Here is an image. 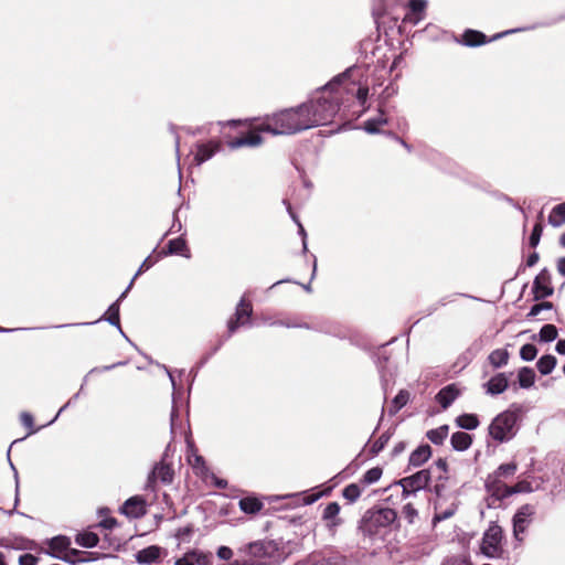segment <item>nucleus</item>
I'll return each instance as SVG.
<instances>
[{"mask_svg": "<svg viewBox=\"0 0 565 565\" xmlns=\"http://www.w3.org/2000/svg\"><path fill=\"white\" fill-rule=\"evenodd\" d=\"M167 456L166 451L162 460L153 467L152 471L148 476L147 488L152 489L158 480L167 484L173 481L174 471L172 466L166 461Z\"/></svg>", "mask_w": 565, "mask_h": 565, "instance_id": "obj_7", "label": "nucleus"}, {"mask_svg": "<svg viewBox=\"0 0 565 565\" xmlns=\"http://www.w3.org/2000/svg\"><path fill=\"white\" fill-rule=\"evenodd\" d=\"M548 223L554 227L565 224V202L559 203L552 209L548 215Z\"/></svg>", "mask_w": 565, "mask_h": 565, "instance_id": "obj_25", "label": "nucleus"}, {"mask_svg": "<svg viewBox=\"0 0 565 565\" xmlns=\"http://www.w3.org/2000/svg\"><path fill=\"white\" fill-rule=\"evenodd\" d=\"M239 508L245 513L253 514L262 510L263 503L256 498L247 497L239 500Z\"/></svg>", "mask_w": 565, "mask_h": 565, "instance_id": "obj_29", "label": "nucleus"}, {"mask_svg": "<svg viewBox=\"0 0 565 565\" xmlns=\"http://www.w3.org/2000/svg\"><path fill=\"white\" fill-rule=\"evenodd\" d=\"M117 524V521L114 518H107L100 521L99 525L111 530Z\"/></svg>", "mask_w": 565, "mask_h": 565, "instance_id": "obj_54", "label": "nucleus"}, {"mask_svg": "<svg viewBox=\"0 0 565 565\" xmlns=\"http://www.w3.org/2000/svg\"><path fill=\"white\" fill-rule=\"evenodd\" d=\"M509 32L510 31L503 32V33H498V34L493 35L492 38H488L481 31L473 30V29H467L463 31V33L461 34V39L458 42L461 43L462 45H466L469 47H475V46H480V45L487 44L497 39H500L504 34H508Z\"/></svg>", "mask_w": 565, "mask_h": 565, "instance_id": "obj_10", "label": "nucleus"}, {"mask_svg": "<svg viewBox=\"0 0 565 565\" xmlns=\"http://www.w3.org/2000/svg\"><path fill=\"white\" fill-rule=\"evenodd\" d=\"M177 411L173 408L171 412V434H175V419H177Z\"/></svg>", "mask_w": 565, "mask_h": 565, "instance_id": "obj_58", "label": "nucleus"}, {"mask_svg": "<svg viewBox=\"0 0 565 565\" xmlns=\"http://www.w3.org/2000/svg\"><path fill=\"white\" fill-rule=\"evenodd\" d=\"M402 513L409 523H413L418 515L417 510L411 503L403 507Z\"/></svg>", "mask_w": 565, "mask_h": 565, "instance_id": "obj_46", "label": "nucleus"}, {"mask_svg": "<svg viewBox=\"0 0 565 565\" xmlns=\"http://www.w3.org/2000/svg\"><path fill=\"white\" fill-rule=\"evenodd\" d=\"M557 269H558L559 274H562L563 276H565V257H563V258H561V259L558 260Z\"/></svg>", "mask_w": 565, "mask_h": 565, "instance_id": "obj_60", "label": "nucleus"}, {"mask_svg": "<svg viewBox=\"0 0 565 565\" xmlns=\"http://www.w3.org/2000/svg\"><path fill=\"white\" fill-rule=\"evenodd\" d=\"M488 360L493 367H502L509 361V352L505 349H497L489 354Z\"/></svg>", "mask_w": 565, "mask_h": 565, "instance_id": "obj_27", "label": "nucleus"}, {"mask_svg": "<svg viewBox=\"0 0 565 565\" xmlns=\"http://www.w3.org/2000/svg\"><path fill=\"white\" fill-rule=\"evenodd\" d=\"M387 124V119L383 117V113L379 118L375 119H369L364 122V128L370 134H376L379 132V127L381 125Z\"/></svg>", "mask_w": 565, "mask_h": 565, "instance_id": "obj_39", "label": "nucleus"}, {"mask_svg": "<svg viewBox=\"0 0 565 565\" xmlns=\"http://www.w3.org/2000/svg\"><path fill=\"white\" fill-rule=\"evenodd\" d=\"M221 565H246V561H245V562H239V561H228L227 563H225V564H221Z\"/></svg>", "mask_w": 565, "mask_h": 565, "instance_id": "obj_63", "label": "nucleus"}, {"mask_svg": "<svg viewBox=\"0 0 565 565\" xmlns=\"http://www.w3.org/2000/svg\"><path fill=\"white\" fill-rule=\"evenodd\" d=\"M437 467L443 470V471H446V468H447V462L444 460V459H439L437 462H436Z\"/></svg>", "mask_w": 565, "mask_h": 565, "instance_id": "obj_62", "label": "nucleus"}, {"mask_svg": "<svg viewBox=\"0 0 565 565\" xmlns=\"http://www.w3.org/2000/svg\"><path fill=\"white\" fill-rule=\"evenodd\" d=\"M396 520V512L390 508H382L372 512L370 521L376 526H388Z\"/></svg>", "mask_w": 565, "mask_h": 565, "instance_id": "obj_17", "label": "nucleus"}, {"mask_svg": "<svg viewBox=\"0 0 565 565\" xmlns=\"http://www.w3.org/2000/svg\"><path fill=\"white\" fill-rule=\"evenodd\" d=\"M191 554H193L194 564L199 565H207L211 559V553H204L202 551H191Z\"/></svg>", "mask_w": 565, "mask_h": 565, "instance_id": "obj_45", "label": "nucleus"}, {"mask_svg": "<svg viewBox=\"0 0 565 565\" xmlns=\"http://www.w3.org/2000/svg\"><path fill=\"white\" fill-rule=\"evenodd\" d=\"M342 495L350 503H353L360 498L361 489L356 483H351L343 489Z\"/></svg>", "mask_w": 565, "mask_h": 565, "instance_id": "obj_36", "label": "nucleus"}, {"mask_svg": "<svg viewBox=\"0 0 565 565\" xmlns=\"http://www.w3.org/2000/svg\"><path fill=\"white\" fill-rule=\"evenodd\" d=\"M542 232H543V225H542V222L540 221L534 225L533 231L530 235V239H529L530 247H536V245L540 242Z\"/></svg>", "mask_w": 565, "mask_h": 565, "instance_id": "obj_43", "label": "nucleus"}, {"mask_svg": "<svg viewBox=\"0 0 565 565\" xmlns=\"http://www.w3.org/2000/svg\"><path fill=\"white\" fill-rule=\"evenodd\" d=\"M188 241L185 239L184 235H181L177 238L170 239L166 247L169 248H180V247H186Z\"/></svg>", "mask_w": 565, "mask_h": 565, "instance_id": "obj_49", "label": "nucleus"}, {"mask_svg": "<svg viewBox=\"0 0 565 565\" xmlns=\"http://www.w3.org/2000/svg\"><path fill=\"white\" fill-rule=\"evenodd\" d=\"M539 262V254L532 253L526 259V266L532 267Z\"/></svg>", "mask_w": 565, "mask_h": 565, "instance_id": "obj_57", "label": "nucleus"}, {"mask_svg": "<svg viewBox=\"0 0 565 565\" xmlns=\"http://www.w3.org/2000/svg\"><path fill=\"white\" fill-rule=\"evenodd\" d=\"M509 386V380L505 373H498L483 384L486 393L489 395H499Z\"/></svg>", "mask_w": 565, "mask_h": 565, "instance_id": "obj_15", "label": "nucleus"}, {"mask_svg": "<svg viewBox=\"0 0 565 565\" xmlns=\"http://www.w3.org/2000/svg\"><path fill=\"white\" fill-rule=\"evenodd\" d=\"M222 143L218 140H210L205 143H198L194 153V162L200 166L211 159L216 152L221 150Z\"/></svg>", "mask_w": 565, "mask_h": 565, "instance_id": "obj_13", "label": "nucleus"}, {"mask_svg": "<svg viewBox=\"0 0 565 565\" xmlns=\"http://www.w3.org/2000/svg\"><path fill=\"white\" fill-rule=\"evenodd\" d=\"M216 555L220 559L228 562L232 559L234 552L228 546H220L216 551Z\"/></svg>", "mask_w": 565, "mask_h": 565, "instance_id": "obj_47", "label": "nucleus"}, {"mask_svg": "<svg viewBox=\"0 0 565 565\" xmlns=\"http://www.w3.org/2000/svg\"><path fill=\"white\" fill-rule=\"evenodd\" d=\"M535 298H545L553 294V288L548 286L547 271L542 270L534 280L533 286Z\"/></svg>", "mask_w": 565, "mask_h": 565, "instance_id": "obj_20", "label": "nucleus"}, {"mask_svg": "<svg viewBox=\"0 0 565 565\" xmlns=\"http://www.w3.org/2000/svg\"><path fill=\"white\" fill-rule=\"evenodd\" d=\"M295 565H321L316 557H309L297 562Z\"/></svg>", "mask_w": 565, "mask_h": 565, "instance_id": "obj_56", "label": "nucleus"}, {"mask_svg": "<svg viewBox=\"0 0 565 565\" xmlns=\"http://www.w3.org/2000/svg\"><path fill=\"white\" fill-rule=\"evenodd\" d=\"M448 430H449L448 426L443 425V426H439L438 428L428 430L426 436L433 444L441 445L448 436Z\"/></svg>", "mask_w": 565, "mask_h": 565, "instance_id": "obj_33", "label": "nucleus"}, {"mask_svg": "<svg viewBox=\"0 0 565 565\" xmlns=\"http://www.w3.org/2000/svg\"><path fill=\"white\" fill-rule=\"evenodd\" d=\"M516 469H518L516 463L509 462V463L500 465L497 468V470L492 473L499 478H509V477H512L516 472Z\"/></svg>", "mask_w": 565, "mask_h": 565, "instance_id": "obj_37", "label": "nucleus"}, {"mask_svg": "<svg viewBox=\"0 0 565 565\" xmlns=\"http://www.w3.org/2000/svg\"><path fill=\"white\" fill-rule=\"evenodd\" d=\"M431 456V449L429 445H422L417 447L409 456V465L419 467L426 462Z\"/></svg>", "mask_w": 565, "mask_h": 565, "instance_id": "obj_23", "label": "nucleus"}, {"mask_svg": "<svg viewBox=\"0 0 565 565\" xmlns=\"http://www.w3.org/2000/svg\"><path fill=\"white\" fill-rule=\"evenodd\" d=\"M248 551L250 556L260 558L269 565H279L290 555V551H288L285 545L276 541L250 543Z\"/></svg>", "mask_w": 565, "mask_h": 565, "instance_id": "obj_4", "label": "nucleus"}, {"mask_svg": "<svg viewBox=\"0 0 565 565\" xmlns=\"http://www.w3.org/2000/svg\"><path fill=\"white\" fill-rule=\"evenodd\" d=\"M189 451H188V461L192 467H199L204 463V460L201 456L193 454V445L188 440Z\"/></svg>", "mask_w": 565, "mask_h": 565, "instance_id": "obj_44", "label": "nucleus"}, {"mask_svg": "<svg viewBox=\"0 0 565 565\" xmlns=\"http://www.w3.org/2000/svg\"><path fill=\"white\" fill-rule=\"evenodd\" d=\"M457 510L458 501L456 498H452L449 501L445 498H439L435 504L433 523L436 524L451 518L457 512Z\"/></svg>", "mask_w": 565, "mask_h": 565, "instance_id": "obj_12", "label": "nucleus"}, {"mask_svg": "<svg viewBox=\"0 0 565 565\" xmlns=\"http://www.w3.org/2000/svg\"><path fill=\"white\" fill-rule=\"evenodd\" d=\"M553 305L551 302H542V303H536L534 305L530 312H529V317H536L541 311L543 310H550L552 309Z\"/></svg>", "mask_w": 565, "mask_h": 565, "instance_id": "obj_48", "label": "nucleus"}, {"mask_svg": "<svg viewBox=\"0 0 565 565\" xmlns=\"http://www.w3.org/2000/svg\"><path fill=\"white\" fill-rule=\"evenodd\" d=\"M21 420H22V424L26 427H32L33 426V417L31 414L29 413H23L21 415Z\"/></svg>", "mask_w": 565, "mask_h": 565, "instance_id": "obj_55", "label": "nucleus"}, {"mask_svg": "<svg viewBox=\"0 0 565 565\" xmlns=\"http://www.w3.org/2000/svg\"><path fill=\"white\" fill-rule=\"evenodd\" d=\"M393 436V431L386 430L383 433L371 446V452L373 456L377 455L380 451L384 449V447L390 441L391 437Z\"/></svg>", "mask_w": 565, "mask_h": 565, "instance_id": "obj_35", "label": "nucleus"}, {"mask_svg": "<svg viewBox=\"0 0 565 565\" xmlns=\"http://www.w3.org/2000/svg\"><path fill=\"white\" fill-rule=\"evenodd\" d=\"M518 416L514 412L504 411L497 415L489 426V435L499 443L513 438L516 434Z\"/></svg>", "mask_w": 565, "mask_h": 565, "instance_id": "obj_5", "label": "nucleus"}, {"mask_svg": "<svg viewBox=\"0 0 565 565\" xmlns=\"http://www.w3.org/2000/svg\"><path fill=\"white\" fill-rule=\"evenodd\" d=\"M38 557L32 554H23L19 557V565H36Z\"/></svg>", "mask_w": 565, "mask_h": 565, "instance_id": "obj_50", "label": "nucleus"}, {"mask_svg": "<svg viewBox=\"0 0 565 565\" xmlns=\"http://www.w3.org/2000/svg\"><path fill=\"white\" fill-rule=\"evenodd\" d=\"M409 399V393L407 391H401L392 401L388 413L395 415L403 406L407 404Z\"/></svg>", "mask_w": 565, "mask_h": 565, "instance_id": "obj_34", "label": "nucleus"}, {"mask_svg": "<svg viewBox=\"0 0 565 565\" xmlns=\"http://www.w3.org/2000/svg\"><path fill=\"white\" fill-rule=\"evenodd\" d=\"M381 476H382V469L379 467H374V468L369 469L363 475L362 480L365 484H372V483L377 482L380 480Z\"/></svg>", "mask_w": 565, "mask_h": 565, "instance_id": "obj_40", "label": "nucleus"}, {"mask_svg": "<svg viewBox=\"0 0 565 565\" xmlns=\"http://www.w3.org/2000/svg\"><path fill=\"white\" fill-rule=\"evenodd\" d=\"M460 392L455 384H450L441 388L437 395L436 401L440 404V406L446 409L448 408L455 399L459 396Z\"/></svg>", "mask_w": 565, "mask_h": 565, "instance_id": "obj_19", "label": "nucleus"}, {"mask_svg": "<svg viewBox=\"0 0 565 565\" xmlns=\"http://www.w3.org/2000/svg\"><path fill=\"white\" fill-rule=\"evenodd\" d=\"M458 427L467 430H473L479 426V419L475 414H462L456 418Z\"/></svg>", "mask_w": 565, "mask_h": 565, "instance_id": "obj_28", "label": "nucleus"}, {"mask_svg": "<svg viewBox=\"0 0 565 565\" xmlns=\"http://www.w3.org/2000/svg\"><path fill=\"white\" fill-rule=\"evenodd\" d=\"M518 381L522 388H530L535 382V372L527 366L521 367L518 372Z\"/></svg>", "mask_w": 565, "mask_h": 565, "instance_id": "obj_26", "label": "nucleus"}, {"mask_svg": "<svg viewBox=\"0 0 565 565\" xmlns=\"http://www.w3.org/2000/svg\"><path fill=\"white\" fill-rule=\"evenodd\" d=\"M121 512L129 518H140L146 513L145 501L140 497L129 498L121 507Z\"/></svg>", "mask_w": 565, "mask_h": 565, "instance_id": "obj_16", "label": "nucleus"}, {"mask_svg": "<svg viewBox=\"0 0 565 565\" xmlns=\"http://www.w3.org/2000/svg\"><path fill=\"white\" fill-rule=\"evenodd\" d=\"M68 545H70V540L67 537H64V536L53 537L51 540V542H50V547L54 552V556L58 557V558H62V559H64L66 562H70V559L67 557H62V556H60L56 553H61V552L67 550Z\"/></svg>", "mask_w": 565, "mask_h": 565, "instance_id": "obj_32", "label": "nucleus"}, {"mask_svg": "<svg viewBox=\"0 0 565 565\" xmlns=\"http://www.w3.org/2000/svg\"><path fill=\"white\" fill-rule=\"evenodd\" d=\"M307 107L302 104L295 108L284 109L279 113L266 116L259 122L253 120H230L224 125L235 127L238 125L247 126L250 130L241 137L227 140V146L231 149L241 147H256L263 142L260 132H268L271 135H292L302 130L310 129Z\"/></svg>", "mask_w": 565, "mask_h": 565, "instance_id": "obj_1", "label": "nucleus"}, {"mask_svg": "<svg viewBox=\"0 0 565 565\" xmlns=\"http://www.w3.org/2000/svg\"><path fill=\"white\" fill-rule=\"evenodd\" d=\"M409 12L405 15V21L416 24L425 14L427 2L425 0H409Z\"/></svg>", "mask_w": 565, "mask_h": 565, "instance_id": "obj_21", "label": "nucleus"}, {"mask_svg": "<svg viewBox=\"0 0 565 565\" xmlns=\"http://www.w3.org/2000/svg\"><path fill=\"white\" fill-rule=\"evenodd\" d=\"M405 449V445L403 443H398L395 447H394V455H397L399 452H402L403 450Z\"/></svg>", "mask_w": 565, "mask_h": 565, "instance_id": "obj_61", "label": "nucleus"}, {"mask_svg": "<svg viewBox=\"0 0 565 565\" xmlns=\"http://www.w3.org/2000/svg\"><path fill=\"white\" fill-rule=\"evenodd\" d=\"M535 514V507L532 504H524L519 508L513 516V534L516 540L522 541L520 534H523Z\"/></svg>", "mask_w": 565, "mask_h": 565, "instance_id": "obj_9", "label": "nucleus"}, {"mask_svg": "<svg viewBox=\"0 0 565 565\" xmlns=\"http://www.w3.org/2000/svg\"><path fill=\"white\" fill-rule=\"evenodd\" d=\"M556 365V358L551 354L543 355L539 359L536 366L541 374H550Z\"/></svg>", "mask_w": 565, "mask_h": 565, "instance_id": "obj_31", "label": "nucleus"}, {"mask_svg": "<svg viewBox=\"0 0 565 565\" xmlns=\"http://www.w3.org/2000/svg\"><path fill=\"white\" fill-rule=\"evenodd\" d=\"M161 548L157 545H151L140 550L136 554V561L139 564H151L160 558Z\"/></svg>", "mask_w": 565, "mask_h": 565, "instance_id": "obj_22", "label": "nucleus"}, {"mask_svg": "<svg viewBox=\"0 0 565 565\" xmlns=\"http://www.w3.org/2000/svg\"><path fill=\"white\" fill-rule=\"evenodd\" d=\"M557 338V329L553 324H545L540 331V340L543 342H551Z\"/></svg>", "mask_w": 565, "mask_h": 565, "instance_id": "obj_38", "label": "nucleus"}, {"mask_svg": "<svg viewBox=\"0 0 565 565\" xmlns=\"http://www.w3.org/2000/svg\"><path fill=\"white\" fill-rule=\"evenodd\" d=\"M537 354V349L533 344H524L520 350V356L524 361H532Z\"/></svg>", "mask_w": 565, "mask_h": 565, "instance_id": "obj_41", "label": "nucleus"}, {"mask_svg": "<svg viewBox=\"0 0 565 565\" xmlns=\"http://www.w3.org/2000/svg\"><path fill=\"white\" fill-rule=\"evenodd\" d=\"M556 351H557V353L565 355V340H559L557 342Z\"/></svg>", "mask_w": 565, "mask_h": 565, "instance_id": "obj_59", "label": "nucleus"}, {"mask_svg": "<svg viewBox=\"0 0 565 565\" xmlns=\"http://www.w3.org/2000/svg\"><path fill=\"white\" fill-rule=\"evenodd\" d=\"M441 565H471L467 559L462 557H450L446 559Z\"/></svg>", "mask_w": 565, "mask_h": 565, "instance_id": "obj_51", "label": "nucleus"}, {"mask_svg": "<svg viewBox=\"0 0 565 565\" xmlns=\"http://www.w3.org/2000/svg\"><path fill=\"white\" fill-rule=\"evenodd\" d=\"M300 232L302 234V247L307 248V242H306V233L302 226H300Z\"/></svg>", "mask_w": 565, "mask_h": 565, "instance_id": "obj_64", "label": "nucleus"}, {"mask_svg": "<svg viewBox=\"0 0 565 565\" xmlns=\"http://www.w3.org/2000/svg\"><path fill=\"white\" fill-rule=\"evenodd\" d=\"M175 565H195L193 554L188 552L183 557L175 561Z\"/></svg>", "mask_w": 565, "mask_h": 565, "instance_id": "obj_53", "label": "nucleus"}, {"mask_svg": "<svg viewBox=\"0 0 565 565\" xmlns=\"http://www.w3.org/2000/svg\"><path fill=\"white\" fill-rule=\"evenodd\" d=\"M340 505L338 502H330L322 512V520L326 521L327 527L333 530L339 526L342 521L339 518Z\"/></svg>", "mask_w": 565, "mask_h": 565, "instance_id": "obj_18", "label": "nucleus"}, {"mask_svg": "<svg viewBox=\"0 0 565 565\" xmlns=\"http://www.w3.org/2000/svg\"><path fill=\"white\" fill-rule=\"evenodd\" d=\"M532 486L529 481H519L514 486L510 487L509 497L515 493L532 492Z\"/></svg>", "mask_w": 565, "mask_h": 565, "instance_id": "obj_42", "label": "nucleus"}, {"mask_svg": "<svg viewBox=\"0 0 565 565\" xmlns=\"http://www.w3.org/2000/svg\"><path fill=\"white\" fill-rule=\"evenodd\" d=\"M430 482L429 470H420L415 475L403 478L399 480V484L403 488V494L409 495L416 491L426 488Z\"/></svg>", "mask_w": 565, "mask_h": 565, "instance_id": "obj_8", "label": "nucleus"}, {"mask_svg": "<svg viewBox=\"0 0 565 565\" xmlns=\"http://www.w3.org/2000/svg\"><path fill=\"white\" fill-rule=\"evenodd\" d=\"M75 542L83 547L90 548L98 544L99 537L96 533L83 532L76 535Z\"/></svg>", "mask_w": 565, "mask_h": 565, "instance_id": "obj_30", "label": "nucleus"}, {"mask_svg": "<svg viewBox=\"0 0 565 565\" xmlns=\"http://www.w3.org/2000/svg\"><path fill=\"white\" fill-rule=\"evenodd\" d=\"M367 96H369V88L366 86L358 88L356 98L361 105H364L366 103Z\"/></svg>", "mask_w": 565, "mask_h": 565, "instance_id": "obj_52", "label": "nucleus"}, {"mask_svg": "<svg viewBox=\"0 0 565 565\" xmlns=\"http://www.w3.org/2000/svg\"><path fill=\"white\" fill-rule=\"evenodd\" d=\"M450 443L455 450L465 451L471 446L472 438L465 431H456L452 434Z\"/></svg>", "mask_w": 565, "mask_h": 565, "instance_id": "obj_24", "label": "nucleus"}, {"mask_svg": "<svg viewBox=\"0 0 565 565\" xmlns=\"http://www.w3.org/2000/svg\"><path fill=\"white\" fill-rule=\"evenodd\" d=\"M252 312L253 308L250 302L243 296L236 308L235 318L228 321L227 328L230 334L234 333L238 327L245 326L249 321Z\"/></svg>", "mask_w": 565, "mask_h": 565, "instance_id": "obj_11", "label": "nucleus"}, {"mask_svg": "<svg viewBox=\"0 0 565 565\" xmlns=\"http://www.w3.org/2000/svg\"><path fill=\"white\" fill-rule=\"evenodd\" d=\"M190 249H152V253L142 262L140 265L138 271L131 279L130 284L126 288V290L120 295V297L109 306L105 318L110 324L118 328V330L122 333V330L120 328L119 322V303L120 301L127 296L128 291L130 290L135 279L142 273L149 270L154 264H157L159 260H161L164 257L171 256V255H181L184 258H190Z\"/></svg>", "mask_w": 565, "mask_h": 565, "instance_id": "obj_3", "label": "nucleus"}, {"mask_svg": "<svg viewBox=\"0 0 565 565\" xmlns=\"http://www.w3.org/2000/svg\"><path fill=\"white\" fill-rule=\"evenodd\" d=\"M502 530L498 525L490 526L483 534L481 551L489 558H500L503 554L501 545Z\"/></svg>", "mask_w": 565, "mask_h": 565, "instance_id": "obj_6", "label": "nucleus"}, {"mask_svg": "<svg viewBox=\"0 0 565 565\" xmlns=\"http://www.w3.org/2000/svg\"><path fill=\"white\" fill-rule=\"evenodd\" d=\"M484 486L487 491L498 500H502L509 497L510 486L505 484L502 481V478H499L493 473L488 476Z\"/></svg>", "mask_w": 565, "mask_h": 565, "instance_id": "obj_14", "label": "nucleus"}, {"mask_svg": "<svg viewBox=\"0 0 565 565\" xmlns=\"http://www.w3.org/2000/svg\"><path fill=\"white\" fill-rule=\"evenodd\" d=\"M347 79V74H342L327 84L317 98H312L302 105L307 107L306 114L309 117L311 128L330 122L339 111L343 92L342 82Z\"/></svg>", "mask_w": 565, "mask_h": 565, "instance_id": "obj_2", "label": "nucleus"}]
</instances>
